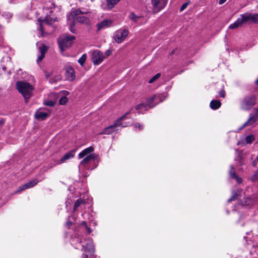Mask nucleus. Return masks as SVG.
<instances>
[{"label": "nucleus", "instance_id": "bb28decb", "mask_svg": "<svg viewBox=\"0 0 258 258\" xmlns=\"http://www.w3.org/2000/svg\"><path fill=\"white\" fill-rule=\"evenodd\" d=\"M119 1L120 0H107V8L109 9H112Z\"/></svg>", "mask_w": 258, "mask_h": 258}, {"label": "nucleus", "instance_id": "2eb2a0df", "mask_svg": "<svg viewBox=\"0 0 258 258\" xmlns=\"http://www.w3.org/2000/svg\"><path fill=\"white\" fill-rule=\"evenodd\" d=\"M38 181L37 179H34L32 181H30L29 182H28L27 183H25V184L21 186L19 188V190H17L16 191V193H18L20 192L21 191H22L25 189H28L31 187H33L35 185L37 184Z\"/></svg>", "mask_w": 258, "mask_h": 258}, {"label": "nucleus", "instance_id": "ddd939ff", "mask_svg": "<svg viewBox=\"0 0 258 258\" xmlns=\"http://www.w3.org/2000/svg\"><path fill=\"white\" fill-rule=\"evenodd\" d=\"M39 20L40 22V29L42 33V35H43L44 29H46V26H50L55 21V19H52L48 17H46L44 20H41L40 18Z\"/></svg>", "mask_w": 258, "mask_h": 258}, {"label": "nucleus", "instance_id": "37998d69", "mask_svg": "<svg viewBox=\"0 0 258 258\" xmlns=\"http://www.w3.org/2000/svg\"><path fill=\"white\" fill-rule=\"evenodd\" d=\"M226 1L227 0H220L219 3L220 5H222L224 4Z\"/></svg>", "mask_w": 258, "mask_h": 258}, {"label": "nucleus", "instance_id": "5701e85b", "mask_svg": "<svg viewBox=\"0 0 258 258\" xmlns=\"http://www.w3.org/2000/svg\"><path fill=\"white\" fill-rule=\"evenodd\" d=\"M243 24V21L240 17L237 19L236 21L229 26V28L234 29L241 26Z\"/></svg>", "mask_w": 258, "mask_h": 258}, {"label": "nucleus", "instance_id": "b1692460", "mask_svg": "<svg viewBox=\"0 0 258 258\" xmlns=\"http://www.w3.org/2000/svg\"><path fill=\"white\" fill-rule=\"evenodd\" d=\"M128 17L131 21L136 23H139L140 19L143 18L142 16H137L133 12L130 13Z\"/></svg>", "mask_w": 258, "mask_h": 258}, {"label": "nucleus", "instance_id": "2f4dec72", "mask_svg": "<svg viewBox=\"0 0 258 258\" xmlns=\"http://www.w3.org/2000/svg\"><path fill=\"white\" fill-rule=\"evenodd\" d=\"M254 140V138L252 135H249L246 137L245 140L248 144L251 143Z\"/></svg>", "mask_w": 258, "mask_h": 258}, {"label": "nucleus", "instance_id": "a18cd8bd", "mask_svg": "<svg viewBox=\"0 0 258 258\" xmlns=\"http://www.w3.org/2000/svg\"><path fill=\"white\" fill-rule=\"evenodd\" d=\"M81 209H84L86 208V205H84V206H80V207Z\"/></svg>", "mask_w": 258, "mask_h": 258}, {"label": "nucleus", "instance_id": "e433bc0d", "mask_svg": "<svg viewBox=\"0 0 258 258\" xmlns=\"http://www.w3.org/2000/svg\"><path fill=\"white\" fill-rule=\"evenodd\" d=\"M188 6V3H185L182 5L181 7H180V11L181 12L183 11L184 9H185Z\"/></svg>", "mask_w": 258, "mask_h": 258}, {"label": "nucleus", "instance_id": "c756f323", "mask_svg": "<svg viewBox=\"0 0 258 258\" xmlns=\"http://www.w3.org/2000/svg\"><path fill=\"white\" fill-rule=\"evenodd\" d=\"M156 96H159V98L156 99V102H158V103L160 102L163 101L166 98V95L164 94L156 95Z\"/></svg>", "mask_w": 258, "mask_h": 258}, {"label": "nucleus", "instance_id": "58836bf2", "mask_svg": "<svg viewBox=\"0 0 258 258\" xmlns=\"http://www.w3.org/2000/svg\"><path fill=\"white\" fill-rule=\"evenodd\" d=\"M135 127H138L139 130H141L142 129L143 126L140 123H137L135 124Z\"/></svg>", "mask_w": 258, "mask_h": 258}, {"label": "nucleus", "instance_id": "c9c22d12", "mask_svg": "<svg viewBox=\"0 0 258 258\" xmlns=\"http://www.w3.org/2000/svg\"><path fill=\"white\" fill-rule=\"evenodd\" d=\"M252 203V201L250 198H247L245 199V204L246 205H249Z\"/></svg>", "mask_w": 258, "mask_h": 258}, {"label": "nucleus", "instance_id": "6ab92c4d", "mask_svg": "<svg viewBox=\"0 0 258 258\" xmlns=\"http://www.w3.org/2000/svg\"><path fill=\"white\" fill-rule=\"evenodd\" d=\"M230 170L229 171V176L234 179L236 180V182L238 183H241L242 182V178L237 175L236 173L234 171V168L233 166H230Z\"/></svg>", "mask_w": 258, "mask_h": 258}, {"label": "nucleus", "instance_id": "aec40b11", "mask_svg": "<svg viewBox=\"0 0 258 258\" xmlns=\"http://www.w3.org/2000/svg\"><path fill=\"white\" fill-rule=\"evenodd\" d=\"M48 116V113L40 110H38L35 112V118L39 120H44Z\"/></svg>", "mask_w": 258, "mask_h": 258}, {"label": "nucleus", "instance_id": "39448f33", "mask_svg": "<svg viewBox=\"0 0 258 258\" xmlns=\"http://www.w3.org/2000/svg\"><path fill=\"white\" fill-rule=\"evenodd\" d=\"M159 96H156V95L149 98L145 103H142L136 106V109L138 111L139 113H143L144 111L147 110V107L152 108L158 103L156 102V99L159 98Z\"/></svg>", "mask_w": 258, "mask_h": 258}, {"label": "nucleus", "instance_id": "4468645a", "mask_svg": "<svg viewBox=\"0 0 258 258\" xmlns=\"http://www.w3.org/2000/svg\"><path fill=\"white\" fill-rule=\"evenodd\" d=\"M65 76L66 79L69 81H73L75 78V72L72 67L67 66L65 69Z\"/></svg>", "mask_w": 258, "mask_h": 258}, {"label": "nucleus", "instance_id": "4c0bfd02", "mask_svg": "<svg viewBox=\"0 0 258 258\" xmlns=\"http://www.w3.org/2000/svg\"><path fill=\"white\" fill-rule=\"evenodd\" d=\"M219 95L221 97L224 98L225 96V92L224 90H221L219 92Z\"/></svg>", "mask_w": 258, "mask_h": 258}, {"label": "nucleus", "instance_id": "0eeeda50", "mask_svg": "<svg viewBox=\"0 0 258 258\" xmlns=\"http://www.w3.org/2000/svg\"><path fill=\"white\" fill-rule=\"evenodd\" d=\"M255 98L253 96H247L242 99L240 102V108L243 110H249L254 105Z\"/></svg>", "mask_w": 258, "mask_h": 258}, {"label": "nucleus", "instance_id": "a211bd4d", "mask_svg": "<svg viewBox=\"0 0 258 258\" xmlns=\"http://www.w3.org/2000/svg\"><path fill=\"white\" fill-rule=\"evenodd\" d=\"M48 48L47 47L43 44L41 46H40L39 48V51L40 53V55L38 56L37 58V62H39V61H41L43 58L44 57L45 53L47 51Z\"/></svg>", "mask_w": 258, "mask_h": 258}, {"label": "nucleus", "instance_id": "c03bdc74", "mask_svg": "<svg viewBox=\"0 0 258 258\" xmlns=\"http://www.w3.org/2000/svg\"><path fill=\"white\" fill-rule=\"evenodd\" d=\"M87 230L89 234L91 232V230L90 228L87 227Z\"/></svg>", "mask_w": 258, "mask_h": 258}, {"label": "nucleus", "instance_id": "09e8293b", "mask_svg": "<svg viewBox=\"0 0 258 258\" xmlns=\"http://www.w3.org/2000/svg\"><path fill=\"white\" fill-rule=\"evenodd\" d=\"M83 225H86V222L83 221L82 223Z\"/></svg>", "mask_w": 258, "mask_h": 258}, {"label": "nucleus", "instance_id": "f03ea898", "mask_svg": "<svg viewBox=\"0 0 258 258\" xmlns=\"http://www.w3.org/2000/svg\"><path fill=\"white\" fill-rule=\"evenodd\" d=\"M127 114L117 119L115 122L105 128H104L102 132L99 133L100 135H111L114 133H117L119 128L122 127H126L130 125L132 123V121L125 122L123 120L126 118Z\"/></svg>", "mask_w": 258, "mask_h": 258}, {"label": "nucleus", "instance_id": "49530a36", "mask_svg": "<svg viewBox=\"0 0 258 258\" xmlns=\"http://www.w3.org/2000/svg\"><path fill=\"white\" fill-rule=\"evenodd\" d=\"M2 69L5 71L6 70V67L4 66L2 67Z\"/></svg>", "mask_w": 258, "mask_h": 258}, {"label": "nucleus", "instance_id": "20e7f679", "mask_svg": "<svg viewBox=\"0 0 258 258\" xmlns=\"http://www.w3.org/2000/svg\"><path fill=\"white\" fill-rule=\"evenodd\" d=\"M80 242L82 244V250L85 251L83 254V258H94L93 253L94 246L91 239L80 240Z\"/></svg>", "mask_w": 258, "mask_h": 258}, {"label": "nucleus", "instance_id": "f8f14e48", "mask_svg": "<svg viewBox=\"0 0 258 258\" xmlns=\"http://www.w3.org/2000/svg\"><path fill=\"white\" fill-rule=\"evenodd\" d=\"M91 59L94 64L98 65L103 61L104 56L100 50H95L91 53Z\"/></svg>", "mask_w": 258, "mask_h": 258}, {"label": "nucleus", "instance_id": "de8ad7c7", "mask_svg": "<svg viewBox=\"0 0 258 258\" xmlns=\"http://www.w3.org/2000/svg\"><path fill=\"white\" fill-rule=\"evenodd\" d=\"M255 83L258 85V78L256 80Z\"/></svg>", "mask_w": 258, "mask_h": 258}, {"label": "nucleus", "instance_id": "6e6552de", "mask_svg": "<svg viewBox=\"0 0 258 258\" xmlns=\"http://www.w3.org/2000/svg\"><path fill=\"white\" fill-rule=\"evenodd\" d=\"M168 0H151L152 13L156 14L163 10L167 5Z\"/></svg>", "mask_w": 258, "mask_h": 258}, {"label": "nucleus", "instance_id": "393cba45", "mask_svg": "<svg viewBox=\"0 0 258 258\" xmlns=\"http://www.w3.org/2000/svg\"><path fill=\"white\" fill-rule=\"evenodd\" d=\"M94 158H95L94 154H92L88 155L86 156V157L81 161V162L80 163V165H85L86 164H88L89 162H90V161L94 159Z\"/></svg>", "mask_w": 258, "mask_h": 258}, {"label": "nucleus", "instance_id": "8fccbe9b", "mask_svg": "<svg viewBox=\"0 0 258 258\" xmlns=\"http://www.w3.org/2000/svg\"><path fill=\"white\" fill-rule=\"evenodd\" d=\"M253 166H255V163H254V162H253Z\"/></svg>", "mask_w": 258, "mask_h": 258}, {"label": "nucleus", "instance_id": "4be33fe9", "mask_svg": "<svg viewBox=\"0 0 258 258\" xmlns=\"http://www.w3.org/2000/svg\"><path fill=\"white\" fill-rule=\"evenodd\" d=\"M86 204V200L83 199H79L75 203L74 206V211H78L80 206H84Z\"/></svg>", "mask_w": 258, "mask_h": 258}, {"label": "nucleus", "instance_id": "9b49d317", "mask_svg": "<svg viewBox=\"0 0 258 258\" xmlns=\"http://www.w3.org/2000/svg\"><path fill=\"white\" fill-rule=\"evenodd\" d=\"M243 24L251 22L254 23H258V14L251 13H245L240 15Z\"/></svg>", "mask_w": 258, "mask_h": 258}, {"label": "nucleus", "instance_id": "423d86ee", "mask_svg": "<svg viewBox=\"0 0 258 258\" xmlns=\"http://www.w3.org/2000/svg\"><path fill=\"white\" fill-rule=\"evenodd\" d=\"M75 39L74 36L63 35L58 39V43L61 51L64 50L67 48L69 47L72 44L73 41Z\"/></svg>", "mask_w": 258, "mask_h": 258}, {"label": "nucleus", "instance_id": "f257e3e1", "mask_svg": "<svg viewBox=\"0 0 258 258\" xmlns=\"http://www.w3.org/2000/svg\"><path fill=\"white\" fill-rule=\"evenodd\" d=\"M89 13V11H82L80 9L75 10L71 12L68 16V20L70 25V30L72 33H75L74 27L76 22L86 25L90 23L89 18L82 15L83 14H87Z\"/></svg>", "mask_w": 258, "mask_h": 258}, {"label": "nucleus", "instance_id": "79ce46f5", "mask_svg": "<svg viewBox=\"0 0 258 258\" xmlns=\"http://www.w3.org/2000/svg\"><path fill=\"white\" fill-rule=\"evenodd\" d=\"M51 74L50 73H45V76H46V77L48 79L49 77H50L51 76Z\"/></svg>", "mask_w": 258, "mask_h": 258}, {"label": "nucleus", "instance_id": "7ed1b4c3", "mask_svg": "<svg viewBox=\"0 0 258 258\" xmlns=\"http://www.w3.org/2000/svg\"><path fill=\"white\" fill-rule=\"evenodd\" d=\"M16 88L22 94L26 100L31 96L34 88L33 86L25 81H18L16 83Z\"/></svg>", "mask_w": 258, "mask_h": 258}, {"label": "nucleus", "instance_id": "a878e982", "mask_svg": "<svg viewBox=\"0 0 258 258\" xmlns=\"http://www.w3.org/2000/svg\"><path fill=\"white\" fill-rule=\"evenodd\" d=\"M221 105V102L217 100H212L210 103V107L213 109H217L219 108Z\"/></svg>", "mask_w": 258, "mask_h": 258}, {"label": "nucleus", "instance_id": "cd10ccee", "mask_svg": "<svg viewBox=\"0 0 258 258\" xmlns=\"http://www.w3.org/2000/svg\"><path fill=\"white\" fill-rule=\"evenodd\" d=\"M241 191H242L241 190L239 189L236 190V192H233L232 193V195L231 198L228 200V202H230L234 200L237 197L239 196V195L241 193Z\"/></svg>", "mask_w": 258, "mask_h": 258}, {"label": "nucleus", "instance_id": "dca6fc26", "mask_svg": "<svg viewBox=\"0 0 258 258\" xmlns=\"http://www.w3.org/2000/svg\"><path fill=\"white\" fill-rule=\"evenodd\" d=\"M75 156V150H72L65 154L59 160L58 164H61L66 161L73 158Z\"/></svg>", "mask_w": 258, "mask_h": 258}, {"label": "nucleus", "instance_id": "f3484780", "mask_svg": "<svg viewBox=\"0 0 258 258\" xmlns=\"http://www.w3.org/2000/svg\"><path fill=\"white\" fill-rule=\"evenodd\" d=\"M112 24L111 20H104L97 24L98 30L110 26Z\"/></svg>", "mask_w": 258, "mask_h": 258}, {"label": "nucleus", "instance_id": "473e14b6", "mask_svg": "<svg viewBox=\"0 0 258 258\" xmlns=\"http://www.w3.org/2000/svg\"><path fill=\"white\" fill-rule=\"evenodd\" d=\"M68 101V99L66 97H61L59 100V104L60 105H64Z\"/></svg>", "mask_w": 258, "mask_h": 258}, {"label": "nucleus", "instance_id": "72a5a7b5", "mask_svg": "<svg viewBox=\"0 0 258 258\" xmlns=\"http://www.w3.org/2000/svg\"><path fill=\"white\" fill-rule=\"evenodd\" d=\"M251 180L253 182L258 180V170L252 176Z\"/></svg>", "mask_w": 258, "mask_h": 258}, {"label": "nucleus", "instance_id": "a19ab883", "mask_svg": "<svg viewBox=\"0 0 258 258\" xmlns=\"http://www.w3.org/2000/svg\"><path fill=\"white\" fill-rule=\"evenodd\" d=\"M105 55L107 56H109L111 54V51L110 50H107L105 52Z\"/></svg>", "mask_w": 258, "mask_h": 258}, {"label": "nucleus", "instance_id": "7c9ffc66", "mask_svg": "<svg viewBox=\"0 0 258 258\" xmlns=\"http://www.w3.org/2000/svg\"><path fill=\"white\" fill-rule=\"evenodd\" d=\"M160 73H157L149 81V83H153L155 80H157L160 77Z\"/></svg>", "mask_w": 258, "mask_h": 258}, {"label": "nucleus", "instance_id": "f704fd0d", "mask_svg": "<svg viewBox=\"0 0 258 258\" xmlns=\"http://www.w3.org/2000/svg\"><path fill=\"white\" fill-rule=\"evenodd\" d=\"M55 102L54 101H48L45 103V104L49 106H53L55 105Z\"/></svg>", "mask_w": 258, "mask_h": 258}, {"label": "nucleus", "instance_id": "1a4fd4ad", "mask_svg": "<svg viewBox=\"0 0 258 258\" xmlns=\"http://www.w3.org/2000/svg\"><path fill=\"white\" fill-rule=\"evenodd\" d=\"M128 31L124 28H121L116 31L113 35V39L117 43H121L127 37Z\"/></svg>", "mask_w": 258, "mask_h": 258}, {"label": "nucleus", "instance_id": "c85d7f7f", "mask_svg": "<svg viewBox=\"0 0 258 258\" xmlns=\"http://www.w3.org/2000/svg\"><path fill=\"white\" fill-rule=\"evenodd\" d=\"M87 58V55L86 54H84L78 60L79 63L83 66L84 63H85L86 59Z\"/></svg>", "mask_w": 258, "mask_h": 258}, {"label": "nucleus", "instance_id": "412c9836", "mask_svg": "<svg viewBox=\"0 0 258 258\" xmlns=\"http://www.w3.org/2000/svg\"><path fill=\"white\" fill-rule=\"evenodd\" d=\"M94 148L92 147H89L83 151H82L81 153L79 154V158L81 159L84 157L85 156H87L88 155H90L91 153L93 152Z\"/></svg>", "mask_w": 258, "mask_h": 258}, {"label": "nucleus", "instance_id": "9d476101", "mask_svg": "<svg viewBox=\"0 0 258 258\" xmlns=\"http://www.w3.org/2000/svg\"><path fill=\"white\" fill-rule=\"evenodd\" d=\"M257 124H258V109H254V113H251L250 114L247 121L239 128V130H241L247 126H254Z\"/></svg>", "mask_w": 258, "mask_h": 258}, {"label": "nucleus", "instance_id": "ea45409f", "mask_svg": "<svg viewBox=\"0 0 258 258\" xmlns=\"http://www.w3.org/2000/svg\"><path fill=\"white\" fill-rule=\"evenodd\" d=\"M5 123V121L3 118H0V126H3Z\"/></svg>", "mask_w": 258, "mask_h": 258}]
</instances>
